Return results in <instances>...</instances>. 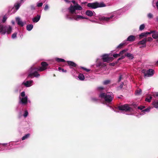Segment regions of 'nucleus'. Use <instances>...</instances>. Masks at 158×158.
<instances>
[{"instance_id":"obj_1","label":"nucleus","mask_w":158,"mask_h":158,"mask_svg":"<svg viewBox=\"0 0 158 158\" xmlns=\"http://www.w3.org/2000/svg\"><path fill=\"white\" fill-rule=\"evenodd\" d=\"M42 67L38 68H31L29 70V73L28 75V77H31L32 76L38 77L40 76L39 74L36 71H43L47 69V67L48 64L45 62H43L41 63Z\"/></svg>"},{"instance_id":"obj_2","label":"nucleus","mask_w":158,"mask_h":158,"mask_svg":"<svg viewBox=\"0 0 158 158\" xmlns=\"http://www.w3.org/2000/svg\"><path fill=\"white\" fill-rule=\"evenodd\" d=\"M71 2L73 4L71 5L68 8L69 12L71 14H78V12L76 10H82V8L75 1L73 0Z\"/></svg>"},{"instance_id":"obj_3","label":"nucleus","mask_w":158,"mask_h":158,"mask_svg":"<svg viewBox=\"0 0 158 158\" xmlns=\"http://www.w3.org/2000/svg\"><path fill=\"white\" fill-rule=\"evenodd\" d=\"M99 97L102 99L104 100L105 102L109 103L112 100L113 95L111 92L102 93L100 94Z\"/></svg>"},{"instance_id":"obj_4","label":"nucleus","mask_w":158,"mask_h":158,"mask_svg":"<svg viewBox=\"0 0 158 158\" xmlns=\"http://www.w3.org/2000/svg\"><path fill=\"white\" fill-rule=\"evenodd\" d=\"M71 15H67L66 17L67 19L72 20L74 19L76 21H78L82 19H87L86 17H84L82 15H77V14H71Z\"/></svg>"},{"instance_id":"obj_5","label":"nucleus","mask_w":158,"mask_h":158,"mask_svg":"<svg viewBox=\"0 0 158 158\" xmlns=\"http://www.w3.org/2000/svg\"><path fill=\"white\" fill-rule=\"evenodd\" d=\"M106 5L103 2H96L94 3H89L88 4L87 6L92 9L105 7Z\"/></svg>"},{"instance_id":"obj_6","label":"nucleus","mask_w":158,"mask_h":158,"mask_svg":"<svg viewBox=\"0 0 158 158\" xmlns=\"http://www.w3.org/2000/svg\"><path fill=\"white\" fill-rule=\"evenodd\" d=\"M12 27L10 26H4L2 25H0V32L3 34H10L12 31Z\"/></svg>"},{"instance_id":"obj_7","label":"nucleus","mask_w":158,"mask_h":158,"mask_svg":"<svg viewBox=\"0 0 158 158\" xmlns=\"http://www.w3.org/2000/svg\"><path fill=\"white\" fill-rule=\"evenodd\" d=\"M19 103L25 105L27 102V96L26 95L24 91L22 92L19 96Z\"/></svg>"},{"instance_id":"obj_8","label":"nucleus","mask_w":158,"mask_h":158,"mask_svg":"<svg viewBox=\"0 0 158 158\" xmlns=\"http://www.w3.org/2000/svg\"><path fill=\"white\" fill-rule=\"evenodd\" d=\"M118 13V12H114L112 13L111 15L109 17H102L99 18V19L100 21H108L110 19L117 17V15Z\"/></svg>"},{"instance_id":"obj_9","label":"nucleus","mask_w":158,"mask_h":158,"mask_svg":"<svg viewBox=\"0 0 158 158\" xmlns=\"http://www.w3.org/2000/svg\"><path fill=\"white\" fill-rule=\"evenodd\" d=\"M118 109L120 110H124L126 111H131L132 109L127 104L121 105L118 107Z\"/></svg>"},{"instance_id":"obj_10","label":"nucleus","mask_w":158,"mask_h":158,"mask_svg":"<svg viewBox=\"0 0 158 158\" xmlns=\"http://www.w3.org/2000/svg\"><path fill=\"white\" fill-rule=\"evenodd\" d=\"M142 72L144 73L145 77H150L152 76L154 73V71L152 69H149L147 71V73H145L144 70H142Z\"/></svg>"},{"instance_id":"obj_11","label":"nucleus","mask_w":158,"mask_h":158,"mask_svg":"<svg viewBox=\"0 0 158 158\" xmlns=\"http://www.w3.org/2000/svg\"><path fill=\"white\" fill-rule=\"evenodd\" d=\"M110 54H104L102 56L103 60L105 62H109L112 60L113 59L112 57H110Z\"/></svg>"},{"instance_id":"obj_12","label":"nucleus","mask_w":158,"mask_h":158,"mask_svg":"<svg viewBox=\"0 0 158 158\" xmlns=\"http://www.w3.org/2000/svg\"><path fill=\"white\" fill-rule=\"evenodd\" d=\"M150 34H152V38L156 39L158 38V31L155 30H151L149 32Z\"/></svg>"},{"instance_id":"obj_13","label":"nucleus","mask_w":158,"mask_h":158,"mask_svg":"<svg viewBox=\"0 0 158 158\" xmlns=\"http://www.w3.org/2000/svg\"><path fill=\"white\" fill-rule=\"evenodd\" d=\"M33 81L32 80L24 81L22 84L24 85L26 87H29L32 85Z\"/></svg>"},{"instance_id":"obj_14","label":"nucleus","mask_w":158,"mask_h":158,"mask_svg":"<svg viewBox=\"0 0 158 158\" xmlns=\"http://www.w3.org/2000/svg\"><path fill=\"white\" fill-rule=\"evenodd\" d=\"M147 41V38H145L143 39L142 40L139 41L138 43V44L139 45H142L143 46L141 47H145L146 46V42ZM140 48H141V47H140Z\"/></svg>"},{"instance_id":"obj_15","label":"nucleus","mask_w":158,"mask_h":158,"mask_svg":"<svg viewBox=\"0 0 158 158\" xmlns=\"http://www.w3.org/2000/svg\"><path fill=\"white\" fill-rule=\"evenodd\" d=\"M128 49H125L124 50H123L121 52H120L119 54L120 56H121V57L120 58H119L118 59V60H120L121 59H123L124 58L125 56H126V52L127 51Z\"/></svg>"},{"instance_id":"obj_16","label":"nucleus","mask_w":158,"mask_h":158,"mask_svg":"<svg viewBox=\"0 0 158 158\" xmlns=\"http://www.w3.org/2000/svg\"><path fill=\"white\" fill-rule=\"evenodd\" d=\"M16 20L17 23V24L21 26H23L24 24H26L25 22H23L21 19L19 17L16 18Z\"/></svg>"},{"instance_id":"obj_17","label":"nucleus","mask_w":158,"mask_h":158,"mask_svg":"<svg viewBox=\"0 0 158 158\" xmlns=\"http://www.w3.org/2000/svg\"><path fill=\"white\" fill-rule=\"evenodd\" d=\"M149 34H150L149 32H146L142 33L139 35V38L141 39L143 38L144 37H146Z\"/></svg>"},{"instance_id":"obj_18","label":"nucleus","mask_w":158,"mask_h":158,"mask_svg":"<svg viewBox=\"0 0 158 158\" xmlns=\"http://www.w3.org/2000/svg\"><path fill=\"white\" fill-rule=\"evenodd\" d=\"M40 16L39 15H37L35 17L32 19L33 22L36 23L38 22L40 19Z\"/></svg>"},{"instance_id":"obj_19","label":"nucleus","mask_w":158,"mask_h":158,"mask_svg":"<svg viewBox=\"0 0 158 158\" xmlns=\"http://www.w3.org/2000/svg\"><path fill=\"white\" fill-rule=\"evenodd\" d=\"M135 39V37L133 35L129 36L127 38V41H133Z\"/></svg>"},{"instance_id":"obj_20","label":"nucleus","mask_w":158,"mask_h":158,"mask_svg":"<svg viewBox=\"0 0 158 158\" xmlns=\"http://www.w3.org/2000/svg\"><path fill=\"white\" fill-rule=\"evenodd\" d=\"M85 14L86 15L91 17L94 15L93 12L90 10H87L85 12Z\"/></svg>"},{"instance_id":"obj_21","label":"nucleus","mask_w":158,"mask_h":158,"mask_svg":"<svg viewBox=\"0 0 158 158\" xmlns=\"http://www.w3.org/2000/svg\"><path fill=\"white\" fill-rule=\"evenodd\" d=\"M67 62L69 66L75 67L76 66V64L72 61H67Z\"/></svg>"},{"instance_id":"obj_22","label":"nucleus","mask_w":158,"mask_h":158,"mask_svg":"<svg viewBox=\"0 0 158 158\" xmlns=\"http://www.w3.org/2000/svg\"><path fill=\"white\" fill-rule=\"evenodd\" d=\"M152 4L154 7L155 6V4L157 9H158V0H153Z\"/></svg>"},{"instance_id":"obj_23","label":"nucleus","mask_w":158,"mask_h":158,"mask_svg":"<svg viewBox=\"0 0 158 158\" xmlns=\"http://www.w3.org/2000/svg\"><path fill=\"white\" fill-rule=\"evenodd\" d=\"M21 6V3L19 2H17L16 3L15 5V9H16V10H18L19 8V7Z\"/></svg>"},{"instance_id":"obj_24","label":"nucleus","mask_w":158,"mask_h":158,"mask_svg":"<svg viewBox=\"0 0 158 158\" xmlns=\"http://www.w3.org/2000/svg\"><path fill=\"white\" fill-rule=\"evenodd\" d=\"M151 108L148 107L147 108H146L144 110H143L142 111V113L141 114H143L145 113V112H148L149 111Z\"/></svg>"},{"instance_id":"obj_25","label":"nucleus","mask_w":158,"mask_h":158,"mask_svg":"<svg viewBox=\"0 0 158 158\" xmlns=\"http://www.w3.org/2000/svg\"><path fill=\"white\" fill-rule=\"evenodd\" d=\"M55 60L58 62H64L65 61L63 59L56 58Z\"/></svg>"},{"instance_id":"obj_26","label":"nucleus","mask_w":158,"mask_h":158,"mask_svg":"<svg viewBox=\"0 0 158 158\" xmlns=\"http://www.w3.org/2000/svg\"><path fill=\"white\" fill-rule=\"evenodd\" d=\"M33 28V26L31 24L27 26V29L28 31H30Z\"/></svg>"},{"instance_id":"obj_27","label":"nucleus","mask_w":158,"mask_h":158,"mask_svg":"<svg viewBox=\"0 0 158 158\" xmlns=\"http://www.w3.org/2000/svg\"><path fill=\"white\" fill-rule=\"evenodd\" d=\"M78 78L81 80H83L85 79V77L82 74L80 73L79 75Z\"/></svg>"},{"instance_id":"obj_28","label":"nucleus","mask_w":158,"mask_h":158,"mask_svg":"<svg viewBox=\"0 0 158 158\" xmlns=\"http://www.w3.org/2000/svg\"><path fill=\"white\" fill-rule=\"evenodd\" d=\"M126 56H127L130 59H132L134 57L133 55L132 54H130V53H127L126 54Z\"/></svg>"},{"instance_id":"obj_29","label":"nucleus","mask_w":158,"mask_h":158,"mask_svg":"<svg viewBox=\"0 0 158 158\" xmlns=\"http://www.w3.org/2000/svg\"><path fill=\"white\" fill-rule=\"evenodd\" d=\"M30 135L29 134H26L22 138V140H23L25 139H27L29 137Z\"/></svg>"},{"instance_id":"obj_30","label":"nucleus","mask_w":158,"mask_h":158,"mask_svg":"<svg viewBox=\"0 0 158 158\" xmlns=\"http://www.w3.org/2000/svg\"><path fill=\"white\" fill-rule=\"evenodd\" d=\"M145 27V25L144 24H142L140 25L139 27V30L140 31H142L143 30Z\"/></svg>"},{"instance_id":"obj_31","label":"nucleus","mask_w":158,"mask_h":158,"mask_svg":"<svg viewBox=\"0 0 158 158\" xmlns=\"http://www.w3.org/2000/svg\"><path fill=\"white\" fill-rule=\"evenodd\" d=\"M141 90L140 89H139L135 92V94L136 95L140 94L141 92Z\"/></svg>"},{"instance_id":"obj_32","label":"nucleus","mask_w":158,"mask_h":158,"mask_svg":"<svg viewBox=\"0 0 158 158\" xmlns=\"http://www.w3.org/2000/svg\"><path fill=\"white\" fill-rule=\"evenodd\" d=\"M153 105L156 108H158V101L155 102H153Z\"/></svg>"},{"instance_id":"obj_33","label":"nucleus","mask_w":158,"mask_h":158,"mask_svg":"<svg viewBox=\"0 0 158 158\" xmlns=\"http://www.w3.org/2000/svg\"><path fill=\"white\" fill-rule=\"evenodd\" d=\"M104 88L102 86H99L97 88V89L98 91H101L103 90Z\"/></svg>"},{"instance_id":"obj_34","label":"nucleus","mask_w":158,"mask_h":158,"mask_svg":"<svg viewBox=\"0 0 158 158\" xmlns=\"http://www.w3.org/2000/svg\"><path fill=\"white\" fill-rule=\"evenodd\" d=\"M126 43L124 42L121 43L118 47L117 48H121L122 47H123L125 44Z\"/></svg>"},{"instance_id":"obj_35","label":"nucleus","mask_w":158,"mask_h":158,"mask_svg":"<svg viewBox=\"0 0 158 158\" xmlns=\"http://www.w3.org/2000/svg\"><path fill=\"white\" fill-rule=\"evenodd\" d=\"M110 81L109 80H106L104 81L103 82V84L104 85H106L109 84L110 83Z\"/></svg>"},{"instance_id":"obj_36","label":"nucleus","mask_w":158,"mask_h":158,"mask_svg":"<svg viewBox=\"0 0 158 158\" xmlns=\"http://www.w3.org/2000/svg\"><path fill=\"white\" fill-rule=\"evenodd\" d=\"M152 99V97L151 96H149V98H146L145 101L148 102H151V100Z\"/></svg>"},{"instance_id":"obj_37","label":"nucleus","mask_w":158,"mask_h":158,"mask_svg":"<svg viewBox=\"0 0 158 158\" xmlns=\"http://www.w3.org/2000/svg\"><path fill=\"white\" fill-rule=\"evenodd\" d=\"M28 114L27 111V110H25L24 112V113L23 114V116L25 118L26 117L28 116Z\"/></svg>"},{"instance_id":"obj_38","label":"nucleus","mask_w":158,"mask_h":158,"mask_svg":"<svg viewBox=\"0 0 158 158\" xmlns=\"http://www.w3.org/2000/svg\"><path fill=\"white\" fill-rule=\"evenodd\" d=\"M147 38V41H148V42H151V41H152V40H153V38L151 37H148V38Z\"/></svg>"},{"instance_id":"obj_39","label":"nucleus","mask_w":158,"mask_h":158,"mask_svg":"<svg viewBox=\"0 0 158 158\" xmlns=\"http://www.w3.org/2000/svg\"><path fill=\"white\" fill-rule=\"evenodd\" d=\"M7 19V17L6 16H4L3 17V19L2 20V22L4 23L6 20Z\"/></svg>"},{"instance_id":"obj_40","label":"nucleus","mask_w":158,"mask_h":158,"mask_svg":"<svg viewBox=\"0 0 158 158\" xmlns=\"http://www.w3.org/2000/svg\"><path fill=\"white\" fill-rule=\"evenodd\" d=\"M17 35L16 33H14L12 35V37L13 39H15L16 38Z\"/></svg>"},{"instance_id":"obj_41","label":"nucleus","mask_w":158,"mask_h":158,"mask_svg":"<svg viewBox=\"0 0 158 158\" xmlns=\"http://www.w3.org/2000/svg\"><path fill=\"white\" fill-rule=\"evenodd\" d=\"M148 17L149 18H152L153 17V15L151 13H149L148 15Z\"/></svg>"},{"instance_id":"obj_42","label":"nucleus","mask_w":158,"mask_h":158,"mask_svg":"<svg viewBox=\"0 0 158 158\" xmlns=\"http://www.w3.org/2000/svg\"><path fill=\"white\" fill-rule=\"evenodd\" d=\"M58 69L59 71L61 70L62 71V72H66V70H64V69H62L60 67H59Z\"/></svg>"},{"instance_id":"obj_43","label":"nucleus","mask_w":158,"mask_h":158,"mask_svg":"<svg viewBox=\"0 0 158 158\" xmlns=\"http://www.w3.org/2000/svg\"><path fill=\"white\" fill-rule=\"evenodd\" d=\"M120 55L119 54H114L113 55V56L114 57H115V58H116V57H118V56H120Z\"/></svg>"},{"instance_id":"obj_44","label":"nucleus","mask_w":158,"mask_h":158,"mask_svg":"<svg viewBox=\"0 0 158 158\" xmlns=\"http://www.w3.org/2000/svg\"><path fill=\"white\" fill-rule=\"evenodd\" d=\"M43 5V3L42 2L38 3L37 4V6L38 7L41 6Z\"/></svg>"},{"instance_id":"obj_45","label":"nucleus","mask_w":158,"mask_h":158,"mask_svg":"<svg viewBox=\"0 0 158 158\" xmlns=\"http://www.w3.org/2000/svg\"><path fill=\"white\" fill-rule=\"evenodd\" d=\"M81 68L83 69L84 70H85V71L87 72L89 71L90 70L89 69H87L83 67H81Z\"/></svg>"},{"instance_id":"obj_46","label":"nucleus","mask_w":158,"mask_h":158,"mask_svg":"<svg viewBox=\"0 0 158 158\" xmlns=\"http://www.w3.org/2000/svg\"><path fill=\"white\" fill-rule=\"evenodd\" d=\"M145 108V107L144 106H139L138 108L139 109H140V110H142L144 108Z\"/></svg>"},{"instance_id":"obj_47","label":"nucleus","mask_w":158,"mask_h":158,"mask_svg":"<svg viewBox=\"0 0 158 158\" xmlns=\"http://www.w3.org/2000/svg\"><path fill=\"white\" fill-rule=\"evenodd\" d=\"M49 8V6L48 5H46L44 8L45 10H47Z\"/></svg>"},{"instance_id":"obj_48","label":"nucleus","mask_w":158,"mask_h":158,"mask_svg":"<svg viewBox=\"0 0 158 158\" xmlns=\"http://www.w3.org/2000/svg\"><path fill=\"white\" fill-rule=\"evenodd\" d=\"M7 144V143H0V148L1 147V146H4Z\"/></svg>"},{"instance_id":"obj_49","label":"nucleus","mask_w":158,"mask_h":158,"mask_svg":"<svg viewBox=\"0 0 158 158\" xmlns=\"http://www.w3.org/2000/svg\"><path fill=\"white\" fill-rule=\"evenodd\" d=\"M11 23L12 24L14 25L15 24V22L14 21H11Z\"/></svg>"},{"instance_id":"obj_50","label":"nucleus","mask_w":158,"mask_h":158,"mask_svg":"<svg viewBox=\"0 0 158 158\" xmlns=\"http://www.w3.org/2000/svg\"><path fill=\"white\" fill-rule=\"evenodd\" d=\"M121 76H120V77L119 78V80H118L119 81H120L121 80Z\"/></svg>"},{"instance_id":"obj_51","label":"nucleus","mask_w":158,"mask_h":158,"mask_svg":"<svg viewBox=\"0 0 158 158\" xmlns=\"http://www.w3.org/2000/svg\"><path fill=\"white\" fill-rule=\"evenodd\" d=\"M154 96H158V93L156 94L155 95H154Z\"/></svg>"},{"instance_id":"obj_52","label":"nucleus","mask_w":158,"mask_h":158,"mask_svg":"<svg viewBox=\"0 0 158 158\" xmlns=\"http://www.w3.org/2000/svg\"><path fill=\"white\" fill-rule=\"evenodd\" d=\"M65 2H70V1H69L68 0H64Z\"/></svg>"},{"instance_id":"obj_53","label":"nucleus","mask_w":158,"mask_h":158,"mask_svg":"<svg viewBox=\"0 0 158 158\" xmlns=\"http://www.w3.org/2000/svg\"><path fill=\"white\" fill-rule=\"evenodd\" d=\"M102 63H100L98 64V66H100L102 65Z\"/></svg>"},{"instance_id":"obj_54","label":"nucleus","mask_w":158,"mask_h":158,"mask_svg":"<svg viewBox=\"0 0 158 158\" xmlns=\"http://www.w3.org/2000/svg\"><path fill=\"white\" fill-rule=\"evenodd\" d=\"M156 20L158 21V16L156 17Z\"/></svg>"},{"instance_id":"obj_55","label":"nucleus","mask_w":158,"mask_h":158,"mask_svg":"<svg viewBox=\"0 0 158 158\" xmlns=\"http://www.w3.org/2000/svg\"><path fill=\"white\" fill-rule=\"evenodd\" d=\"M92 21V22H95V21Z\"/></svg>"},{"instance_id":"obj_56","label":"nucleus","mask_w":158,"mask_h":158,"mask_svg":"<svg viewBox=\"0 0 158 158\" xmlns=\"http://www.w3.org/2000/svg\"><path fill=\"white\" fill-rule=\"evenodd\" d=\"M157 63L158 64V61H157Z\"/></svg>"}]
</instances>
